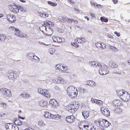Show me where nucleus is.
<instances>
[{"label": "nucleus", "instance_id": "obj_1", "mask_svg": "<svg viewBox=\"0 0 130 130\" xmlns=\"http://www.w3.org/2000/svg\"><path fill=\"white\" fill-rule=\"evenodd\" d=\"M79 103L75 101L72 104H69L65 108L66 110L72 113H74L79 108Z\"/></svg>", "mask_w": 130, "mask_h": 130}, {"label": "nucleus", "instance_id": "obj_2", "mask_svg": "<svg viewBox=\"0 0 130 130\" xmlns=\"http://www.w3.org/2000/svg\"><path fill=\"white\" fill-rule=\"evenodd\" d=\"M86 41V40L84 38H78L74 40V42H72L71 43V45L76 47L79 46L78 44H79L83 43Z\"/></svg>", "mask_w": 130, "mask_h": 130}, {"label": "nucleus", "instance_id": "obj_3", "mask_svg": "<svg viewBox=\"0 0 130 130\" xmlns=\"http://www.w3.org/2000/svg\"><path fill=\"white\" fill-rule=\"evenodd\" d=\"M38 91L39 93L47 98L49 99L51 97V94L47 89L40 88L38 89Z\"/></svg>", "mask_w": 130, "mask_h": 130}, {"label": "nucleus", "instance_id": "obj_4", "mask_svg": "<svg viewBox=\"0 0 130 130\" xmlns=\"http://www.w3.org/2000/svg\"><path fill=\"white\" fill-rule=\"evenodd\" d=\"M11 28H12V30L15 31L14 33L15 35L17 36L22 38L27 37V36L26 34L21 32L19 29L16 28L14 27L11 26Z\"/></svg>", "mask_w": 130, "mask_h": 130}, {"label": "nucleus", "instance_id": "obj_5", "mask_svg": "<svg viewBox=\"0 0 130 130\" xmlns=\"http://www.w3.org/2000/svg\"><path fill=\"white\" fill-rule=\"evenodd\" d=\"M102 66H99L101 68L99 72L100 74L102 75H105L107 74L108 73V67L103 63H102Z\"/></svg>", "mask_w": 130, "mask_h": 130}, {"label": "nucleus", "instance_id": "obj_6", "mask_svg": "<svg viewBox=\"0 0 130 130\" xmlns=\"http://www.w3.org/2000/svg\"><path fill=\"white\" fill-rule=\"evenodd\" d=\"M8 7L10 11L14 13H17L19 12V8L16 5H8Z\"/></svg>", "mask_w": 130, "mask_h": 130}, {"label": "nucleus", "instance_id": "obj_7", "mask_svg": "<svg viewBox=\"0 0 130 130\" xmlns=\"http://www.w3.org/2000/svg\"><path fill=\"white\" fill-rule=\"evenodd\" d=\"M0 92L8 97H10L11 96L10 91L5 88H2L0 89Z\"/></svg>", "mask_w": 130, "mask_h": 130}, {"label": "nucleus", "instance_id": "obj_8", "mask_svg": "<svg viewBox=\"0 0 130 130\" xmlns=\"http://www.w3.org/2000/svg\"><path fill=\"white\" fill-rule=\"evenodd\" d=\"M105 119L102 118H99L94 121V123L97 126L101 128H103L104 124V122Z\"/></svg>", "mask_w": 130, "mask_h": 130}, {"label": "nucleus", "instance_id": "obj_9", "mask_svg": "<svg viewBox=\"0 0 130 130\" xmlns=\"http://www.w3.org/2000/svg\"><path fill=\"white\" fill-rule=\"evenodd\" d=\"M53 81L54 83L57 84H65L66 81L61 77H58L54 79Z\"/></svg>", "mask_w": 130, "mask_h": 130}, {"label": "nucleus", "instance_id": "obj_10", "mask_svg": "<svg viewBox=\"0 0 130 130\" xmlns=\"http://www.w3.org/2000/svg\"><path fill=\"white\" fill-rule=\"evenodd\" d=\"M130 98V95L129 94L127 91H125L124 92L121 98V99L125 101H127Z\"/></svg>", "mask_w": 130, "mask_h": 130}, {"label": "nucleus", "instance_id": "obj_11", "mask_svg": "<svg viewBox=\"0 0 130 130\" xmlns=\"http://www.w3.org/2000/svg\"><path fill=\"white\" fill-rule=\"evenodd\" d=\"M101 111L102 114L106 117H107L110 115V111L107 108L102 107L101 108Z\"/></svg>", "mask_w": 130, "mask_h": 130}, {"label": "nucleus", "instance_id": "obj_12", "mask_svg": "<svg viewBox=\"0 0 130 130\" xmlns=\"http://www.w3.org/2000/svg\"><path fill=\"white\" fill-rule=\"evenodd\" d=\"M95 45L98 48L101 50L105 48L106 47V44L104 43L100 42H97L95 43Z\"/></svg>", "mask_w": 130, "mask_h": 130}, {"label": "nucleus", "instance_id": "obj_13", "mask_svg": "<svg viewBox=\"0 0 130 130\" xmlns=\"http://www.w3.org/2000/svg\"><path fill=\"white\" fill-rule=\"evenodd\" d=\"M7 19L11 23L15 22L16 20V18L14 15L12 14H8L7 16Z\"/></svg>", "mask_w": 130, "mask_h": 130}, {"label": "nucleus", "instance_id": "obj_14", "mask_svg": "<svg viewBox=\"0 0 130 130\" xmlns=\"http://www.w3.org/2000/svg\"><path fill=\"white\" fill-rule=\"evenodd\" d=\"M90 64L91 66L97 67L102 66V64L96 61H91L90 62Z\"/></svg>", "mask_w": 130, "mask_h": 130}, {"label": "nucleus", "instance_id": "obj_15", "mask_svg": "<svg viewBox=\"0 0 130 130\" xmlns=\"http://www.w3.org/2000/svg\"><path fill=\"white\" fill-rule=\"evenodd\" d=\"M73 86H69L67 89V93L68 95L69 94L72 92L76 89Z\"/></svg>", "mask_w": 130, "mask_h": 130}, {"label": "nucleus", "instance_id": "obj_16", "mask_svg": "<svg viewBox=\"0 0 130 130\" xmlns=\"http://www.w3.org/2000/svg\"><path fill=\"white\" fill-rule=\"evenodd\" d=\"M78 94V91L77 89L74 91L72 92L71 93H70L68 95L71 98H74L76 97Z\"/></svg>", "mask_w": 130, "mask_h": 130}, {"label": "nucleus", "instance_id": "obj_17", "mask_svg": "<svg viewBox=\"0 0 130 130\" xmlns=\"http://www.w3.org/2000/svg\"><path fill=\"white\" fill-rule=\"evenodd\" d=\"M75 117L73 115L68 116L66 118V121L68 122L71 123L74 121Z\"/></svg>", "mask_w": 130, "mask_h": 130}, {"label": "nucleus", "instance_id": "obj_18", "mask_svg": "<svg viewBox=\"0 0 130 130\" xmlns=\"http://www.w3.org/2000/svg\"><path fill=\"white\" fill-rule=\"evenodd\" d=\"M40 105L41 106L47 107L48 105V102L46 101L42 100L39 101Z\"/></svg>", "mask_w": 130, "mask_h": 130}, {"label": "nucleus", "instance_id": "obj_19", "mask_svg": "<svg viewBox=\"0 0 130 130\" xmlns=\"http://www.w3.org/2000/svg\"><path fill=\"white\" fill-rule=\"evenodd\" d=\"M53 33V30L50 27L48 26L45 31V34L47 36H50L52 35Z\"/></svg>", "mask_w": 130, "mask_h": 130}, {"label": "nucleus", "instance_id": "obj_20", "mask_svg": "<svg viewBox=\"0 0 130 130\" xmlns=\"http://www.w3.org/2000/svg\"><path fill=\"white\" fill-rule=\"evenodd\" d=\"M50 103L52 107H56L58 105L57 101L55 99H52L50 101Z\"/></svg>", "mask_w": 130, "mask_h": 130}, {"label": "nucleus", "instance_id": "obj_21", "mask_svg": "<svg viewBox=\"0 0 130 130\" xmlns=\"http://www.w3.org/2000/svg\"><path fill=\"white\" fill-rule=\"evenodd\" d=\"M113 104L115 106H119L121 105L122 104L121 101L119 100H115L113 101Z\"/></svg>", "mask_w": 130, "mask_h": 130}, {"label": "nucleus", "instance_id": "obj_22", "mask_svg": "<svg viewBox=\"0 0 130 130\" xmlns=\"http://www.w3.org/2000/svg\"><path fill=\"white\" fill-rule=\"evenodd\" d=\"M14 123L16 125H21L22 124V121L18 119H15L14 121Z\"/></svg>", "mask_w": 130, "mask_h": 130}, {"label": "nucleus", "instance_id": "obj_23", "mask_svg": "<svg viewBox=\"0 0 130 130\" xmlns=\"http://www.w3.org/2000/svg\"><path fill=\"white\" fill-rule=\"evenodd\" d=\"M61 65L62 66L61 71L62 72L65 73L69 69V68L67 66L63 64H61Z\"/></svg>", "mask_w": 130, "mask_h": 130}, {"label": "nucleus", "instance_id": "obj_24", "mask_svg": "<svg viewBox=\"0 0 130 130\" xmlns=\"http://www.w3.org/2000/svg\"><path fill=\"white\" fill-rule=\"evenodd\" d=\"M13 124L12 123H7L5 124V126L6 130H11Z\"/></svg>", "mask_w": 130, "mask_h": 130}, {"label": "nucleus", "instance_id": "obj_25", "mask_svg": "<svg viewBox=\"0 0 130 130\" xmlns=\"http://www.w3.org/2000/svg\"><path fill=\"white\" fill-rule=\"evenodd\" d=\"M83 116L85 119H87L89 115V112L86 110H85L82 112Z\"/></svg>", "mask_w": 130, "mask_h": 130}, {"label": "nucleus", "instance_id": "obj_26", "mask_svg": "<svg viewBox=\"0 0 130 130\" xmlns=\"http://www.w3.org/2000/svg\"><path fill=\"white\" fill-rule=\"evenodd\" d=\"M125 91L124 90L122 89V90H117L116 91L117 95L119 96L121 98L124 92Z\"/></svg>", "mask_w": 130, "mask_h": 130}, {"label": "nucleus", "instance_id": "obj_27", "mask_svg": "<svg viewBox=\"0 0 130 130\" xmlns=\"http://www.w3.org/2000/svg\"><path fill=\"white\" fill-rule=\"evenodd\" d=\"M14 73L13 71L10 70L8 72L7 75L9 78H13Z\"/></svg>", "mask_w": 130, "mask_h": 130}, {"label": "nucleus", "instance_id": "obj_28", "mask_svg": "<svg viewBox=\"0 0 130 130\" xmlns=\"http://www.w3.org/2000/svg\"><path fill=\"white\" fill-rule=\"evenodd\" d=\"M91 100L93 102H94L97 104H98L99 105L101 104L102 102V101L100 100L94 99L92 98L91 99Z\"/></svg>", "mask_w": 130, "mask_h": 130}, {"label": "nucleus", "instance_id": "obj_29", "mask_svg": "<svg viewBox=\"0 0 130 130\" xmlns=\"http://www.w3.org/2000/svg\"><path fill=\"white\" fill-rule=\"evenodd\" d=\"M87 84L91 87H94L95 85V82L92 80H88L87 82Z\"/></svg>", "mask_w": 130, "mask_h": 130}, {"label": "nucleus", "instance_id": "obj_30", "mask_svg": "<svg viewBox=\"0 0 130 130\" xmlns=\"http://www.w3.org/2000/svg\"><path fill=\"white\" fill-rule=\"evenodd\" d=\"M104 120V122L103 128H104V127H108L110 124V123L109 122L105 119Z\"/></svg>", "mask_w": 130, "mask_h": 130}, {"label": "nucleus", "instance_id": "obj_31", "mask_svg": "<svg viewBox=\"0 0 130 130\" xmlns=\"http://www.w3.org/2000/svg\"><path fill=\"white\" fill-rule=\"evenodd\" d=\"M47 27L46 26L43 25L39 27V28L40 30L43 32H44V31H45L46 30Z\"/></svg>", "mask_w": 130, "mask_h": 130}, {"label": "nucleus", "instance_id": "obj_32", "mask_svg": "<svg viewBox=\"0 0 130 130\" xmlns=\"http://www.w3.org/2000/svg\"><path fill=\"white\" fill-rule=\"evenodd\" d=\"M52 23L51 21H46L44 22V25L46 26V27L48 26H52Z\"/></svg>", "mask_w": 130, "mask_h": 130}, {"label": "nucleus", "instance_id": "obj_33", "mask_svg": "<svg viewBox=\"0 0 130 130\" xmlns=\"http://www.w3.org/2000/svg\"><path fill=\"white\" fill-rule=\"evenodd\" d=\"M110 66L112 68H116L118 67V65L115 62H110L109 64Z\"/></svg>", "mask_w": 130, "mask_h": 130}, {"label": "nucleus", "instance_id": "obj_34", "mask_svg": "<svg viewBox=\"0 0 130 130\" xmlns=\"http://www.w3.org/2000/svg\"><path fill=\"white\" fill-rule=\"evenodd\" d=\"M57 42L58 43H63L65 42L64 39L62 38H60L59 37H57Z\"/></svg>", "mask_w": 130, "mask_h": 130}, {"label": "nucleus", "instance_id": "obj_35", "mask_svg": "<svg viewBox=\"0 0 130 130\" xmlns=\"http://www.w3.org/2000/svg\"><path fill=\"white\" fill-rule=\"evenodd\" d=\"M58 20L60 22H66L67 20V18L66 17L63 16H60L58 18Z\"/></svg>", "mask_w": 130, "mask_h": 130}, {"label": "nucleus", "instance_id": "obj_36", "mask_svg": "<svg viewBox=\"0 0 130 130\" xmlns=\"http://www.w3.org/2000/svg\"><path fill=\"white\" fill-rule=\"evenodd\" d=\"M47 2L49 5L53 7H55L57 5V4L55 2L51 1H48Z\"/></svg>", "mask_w": 130, "mask_h": 130}, {"label": "nucleus", "instance_id": "obj_37", "mask_svg": "<svg viewBox=\"0 0 130 130\" xmlns=\"http://www.w3.org/2000/svg\"><path fill=\"white\" fill-rule=\"evenodd\" d=\"M91 5L96 8L100 7L101 6V5L97 4L96 3L93 2H91Z\"/></svg>", "mask_w": 130, "mask_h": 130}, {"label": "nucleus", "instance_id": "obj_38", "mask_svg": "<svg viewBox=\"0 0 130 130\" xmlns=\"http://www.w3.org/2000/svg\"><path fill=\"white\" fill-rule=\"evenodd\" d=\"M100 20L102 22H107L108 21V19L104 17H101Z\"/></svg>", "mask_w": 130, "mask_h": 130}, {"label": "nucleus", "instance_id": "obj_39", "mask_svg": "<svg viewBox=\"0 0 130 130\" xmlns=\"http://www.w3.org/2000/svg\"><path fill=\"white\" fill-rule=\"evenodd\" d=\"M109 47L110 50L113 52H116L117 51V48L114 46L110 45L109 46Z\"/></svg>", "mask_w": 130, "mask_h": 130}, {"label": "nucleus", "instance_id": "obj_40", "mask_svg": "<svg viewBox=\"0 0 130 130\" xmlns=\"http://www.w3.org/2000/svg\"><path fill=\"white\" fill-rule=\"evenodd\" d=\"M6 39V37L5 35L0 34V41H4Z\"/></svg>", "mask_w": 130, "mask_h": 130}, {"label": "nucleus", "instance_id": "obj_41", "mask_svg": "<svg viewBox=\"0 0 130 130\" xmlns=\"http://www.w3.org/2000/svg\"><path fill=\"white\" fill-rule=\"evenodd\" d=\"M21 95L22 97L25 98H28L29 96V95L28 94L25 93V92L22 93L21 94Z\"/></svg>", "mask_w": 130, "mask_h": 130}, {"label": "nucleus", "instance_id": "obj_42", "mask_svg": "<svg viewBox=\"0 0 130 130\" xmlns=\"http://www.w3.org/2000/svg\"><path fill=\"white\" fill-rule=\"evenodd\" d=\"M51 113L49 112H45V114L44 115V116L46 118H51Z\"/></svg>", "mask_w": 130, "mask_h": 130}, {"label": "nucleus", "instance_id": "obj_43", "mask_svg": "<svg viewBox=\"0 0 130 130\" xmlns=\"http://www.w3.org/2000/svg\"><path fill=\"white\" fill-rule=\"evenodd\" d=\"M55 67L56 69L62 71V66L61 64H57L55 66Z\"/></svg>", "mask_w": 130, "mask_h": 130}, {"label": "nucleus", "instance_id": "obj_44", "mask_svg": "<svg viewBox=\"0 0 130 130\" xmlns=\"http://www.w3.org/2000/svg\"><path fill=\"white\" fill-rule=\"evenodd\" d=\"M85 125L84 124V123L81 122L79 125V127L80 128L81 130H83L84 128Z\"/></svg>", "mask_w": 130, "mask_h": 130}, {"label": "nucleus", "instance_id": "obj_45", "mask_svg": "<svg viewBox=\"0 0 130 130\" xmlns=\"http://www.w3.org/2000/svg\"><path fill=\"white\" fill-rule=\"evenodd\" d=\"M55 48H50L49 49V52L51 54H53L55 52Z\"/></svg>", "mask_w": 130, "mask_h": 130}, {"label": "nucleus", "instance_id": "obj_46", "mask_svg": "<svg viewBox=\"0 0 130 130\" xmlns=\"http://www.w3.org/2000/svg\"><path fill=\"white\" fill-rule=\"evenodd\" d=\"M38 125L39 126H42L44 125L45 124L43 121L42 120H40L38 121Z\"/></svg>", "mask_w": 130, "mask_h": 130}, {"label": "nucleus", "instance_id": "obj_47", "mask_svg": "<svg viewBox=\"0 0 130 130\" xmlns=\"http://www.w3.org/2000/svg\"><path fill=\"white\" fill-rule=\"evenodd\" d=\"M115 111L116 112L119 113L122 111V109L119 107L116 108L115 109Z\"/></svg>", "mask_w": 130, "mask_h": 130}, {"label": "nucleus", "instance_id": "obj_48", "mask_svg": "<svg viewBox=\"0 0 130 130\" xmlns=\"http://www.w3.org/2000/svg\"><path fill=\"white\" fill-rule=\"evenodd\" d=\"M11 130H19V129L17 126L12 124Z\"/></svg>", "mask_w": 130, "mask_h": 130}, {"label": "nucleus", "instance_id": "obj_49", "mask_svg": "<svg viewBox=\"0 0 130 130\" xmlns=\"http://www.w3.org/2000/svg\"><path fill=\"white\" fill-rule=\"evenodd\" d=\"M91 128L88 125H85L83 130H90Z\"/></svg>", "mask_w": 130, "mask_h": 130}, {"label": "nucleus", "instance_id": "obj_50", "mask_svg": "<svg viewBox=\"0 0 130 130\" xmlns=\"http://www.w3.org/2000/svg\"><path fill=\"white\" fill-rule=\"evenodd\" d=\"M20 8V10L23 12H26L27 11L26 9L25 8L23 7H21Z\"/></svg>", "mask_w": 130, "mask_h": 130}, {"label": "nucleus", "instance_id": "obj_51", "mask_svg": "<svg viewBox=\"0 0 130 130\" xmlns=\"http://www.w3.org/2000/svg\"><path fill=\"white\" fill-rule=\"evenodd\" d=\"M74 21V20L72 18H67V19L66 21L69 23H72Z\"/></svg>", "mask_w": 130, "mask_h": 130}, {"label": "nucleus", "instance_id": "obj_52", "mask_svg": "<svg viewBox=\"0 0 130 130\" xmlns=\"http://www.w3.org/2000/svg\"><path fill=\"white\" fill-rule=\"evenodd\" d=\"M33 60H34L36 61H38L39 60V58L36 56L35 55L33 56Z\"/></svg>", "mask_w": 130, "mask_h": 130}, {"label": "nucleus", "instance_id": "obj_53", "mask_svg": "<svg viewBox=\"0 0 130 130\" xmlns=\"http://www.w3.org/2000/svg\"><path fill=\"white\" fill-rule=\"evenodd\" d=\"M57 31L60 33H62L63 32V30L60 28H58L57 29Z\"/></svg>", "mask_w": 130, "mask_h": 130}, {"label": "nucleus", "instance_id": "obj_54", "mask_svg": "<svg viewBox=\"0 0 130 130\" xmlns=\"http://www.w3.org/2000/svg\"><path fill=\"white\" fill-rule=\"evenodd\" d=\"M57 37H56L55 36H53V41L55 42H57Z\"/></svg>", "mask_w": 130, "mask_h": 130}, {"label": "nucleus", "instance_id": "obj_55", "mask_svg": "<svg viewBox=\"0 0 130 130\" xmlns=\"http://www.w3.org/2000/svg\"><path fill=\"white\" fill-rule=\"evenodd\" d=\"M55 117V119L57 120L60 119L61 118V116L59 115H56Z\"/></svg>", "mask_w": 130, "mask_h": 130}, {"label": "nucleus", "instance_id": "obj_56", "mask_svg": "<svg viewBox=\"0 0 130 130\" xmlns=\"http://www.w3.org/2000/svg\"><path fill=\"white\" fill-rule=\"evenodd\" d=\"M51 118H50L53 119H55L56 118V115H54L51 114Z\"/></svg>", "mask_w": 130, "mask_h": 130}, {"label": "nucleus", "instance_id": "obj_57", "mask_svg": "<svg viewBox=\"0 0 130 130\" xmlns=\"http://www.w3.org/2000/svg\"><path fill=\"white\" fill-rule=\"evenodd\" d=\"M114 33L118 37H119L120 36V33L119 32H117L116 31H115Z\"/></svg>", "mask_w": 130, "mask_h": 130}, {"label": "nucleus", "instance_id": "obj_58", "mask_svg": "<svg viewBox=\"0 0 130 130\" xmlns=\"http://www.w3.org/2000/svg\"><path fill=\"white\" fill-rule=\"evenodd\" d=\"M80 91L84 93L86 92V90L83 88H80Z\"/></svg>", "mask_w": 130, "mask_h": 130}, {"label": "nucleus", "instance_id": "obj_59", "mask_svg": "<svg viewBox=\"0 0 130 130\" xmlns=\"http://www.w3.org/2000/svg\"><path fill=\"white\" fill-rule=\"evenodd\" d=\"M38 14H39L40 16L41 17H43V16L44 15V14L40 12H38Z\"/></svg>", "mask_w": 130, "mask_h": 130}, {"label": "nucleus", "instance_id": "obj_60", "mask_svg": "<svg viewBox=\"0 0 130 130\" xmlns=\"http://www.w3.org/2000/svg\"><path fill=\"white\" fill-rule=\"evenodd\" d=\"M1 105L2 106L4 107H6V104L4 103H1Z\"/></svg>", "mask_w": 130, "mask_h": 130}, {"label": "nucleus", "instance_id": "obj_61", "mask_svg": "<svg viewBox=\"0 0 130 130\" xmlns=\"http://www.w3.org/2000/svg\"><path fill=\"white\" fill-rule=\"evenodd\" d=\"M68 2L70 3L74 4L75 3L74 1L73 0H67Z\"/></svg>", "mask_w": 130, "mask_h": 130}, {"label": "nucleus", "instance_id": "obj_62", "mask_svg": "<svg viewBox=\"0 0 130 130\" xmlns=\"http://www.w3.org/2000/svg\"><path fill=\"white\" fill-rule=\"evenodd\" d=\"M90 16L92 18H95V15L94 14L92 13H90Z\"/></svg>", "mask_w": 130, "mask_h": 130}, {"label": "nucleus", "instance_id": "obj_63", "mask_svg": "<svg viewBox=\"0 0 130 130\" xmlns=\"http://www.w3.org/2000/svg\"><path fill=\"white\" fill-rule=\"evenodd\" d=\"M114 4H117L118 2V0H112Z\"/></svg>", "mask_w": 130, "mask_h": 130}, {"label": "nucleus", "instance_id": "obj_64", "mask_svg": "<svg viewBox=\"0 0 130 130\" xmlns=\"http://www.w3.org/2000/svg\"><path fill=\"white\" fill-rule=\"evenodd\" d=\"M18 117L20 119L22 120H24L25 119V117H21L20 116H18Z\"/></svg>", "mask_w": 130, "mask_h": 130}]
</instances>
